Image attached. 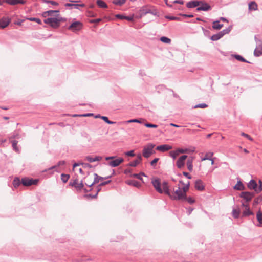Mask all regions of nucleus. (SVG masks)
Listing matches in <instances>:
<instances>
[{
	"label": "nucleus",
	"mask_w": 262,
	"mask_h": 262,
	"mask_svg": "<svg viewBox=\"0 0 262 262\" xmlns=\"http://www.w3.org/2000/svg\"><path fill=\"white\" fill-rule=\"evenodd\" d=\"M66 19L61 17L59 14H55L54 17L45 19L44 23L50 25L52 27L57 28L59 27L60 23L64 21Z\"/></svg>",
	"instance_id": "1"
},
{
	"label": "nucleus",
	"mask_w": 262,
	"mask_h": 262,
	"mask_svg": "<svg viewBox=\"0 0 262 262\" xmlns=\"http://www.w3.org/2000/svg\"><path fill=\"white\" fill-rule=\"evenodd\" d=\"M171 199L174 200H183L185 199L184 193L182 192L180 186H179L178 189L173 190V191H170L169 194L168 195Z\"/></svg>",
	"instance_id": "2"
},
{
	"label": "nucleus",
	"mask_w": 262,
	"mask_h": 262,
	"mask_svg": "<svg viewBox=\"0 0 262 262\" xmlns=\"http://www.w3.org/2000/svg\"><path fill=\"white\" fill-rule=\"evenodd\" d=\"M154 147L155 145L153 144H148L144 146L142 151L143 157L148 158L152 155L154 153L153 150Z\"/></svg>",
	"instance_id": "3"
},
{
	"label": "nucleus",
	"mask_w": 262,
	"mask_h": 262,
	"mask_svg": "<svg viewBox=\"0 0 262 262\" xmlns=\"http://www.w3.org/2000/svg\"><path fill=\"white\" fill-rule=\"evenodd\" d=\"M148 13L156 15V13H154L151 9L148 8L147 6L142 7L138 12L137 18L139 19L141 18L142 17L144 16Z\"/></svg>",
	"instance_id": "4"
},
{
	"label": "nucleus",
	"mask_w": 262,
	"mask_h": 262,
	"mask_svg": "<svg viewBox=\"0 0 262 262\" xmlns=\"http://www.w3.org/2000/svg\"><path fill=\"white\" fill-rule=\"evenodd\" d=\"M82 26V24L81 22L79 21H74L68 27V29L73 32H76L81 30Z\"/></svg>",
	"instance_id": "5"
},
{
	"label": "nucleus",
	"mask_w": 262,
	"mask_h": 262,
	"mask_svg": "<svg viewBox=\"0 0 262 262\" xmlns=\"http://www.w3.org/2000/svg\"><path fill=\"white\" fill-rule=\"evenodd\" d=\"M94 180L93 181V182L92 183H91V184L90 183H88V182H85V185L89 186V187H91L94 184L99 183V182L100 181L103 180H104V179H108V178H110L112 177L111 176H108L107 177H100V176H98L97 173H94Z\"/></svg>",
	"instance_id": "6"
},
{
	"label": "nucleus",
	"mask_w": 262,
	"mask_h": 262,
	"mask_svg": "<svg viewBox=\"0 0 262 262\" xmlns=\"http://www.w3.org/2000/svg\"><path fill=\"white\" fill-rule=\"evenodd\" d=\"M38 182V179H32L28 178H23L21 179V183L23 185L26 186H31L32 185H36Z\"/></svg>",
	"instance_id": "7"
},
{
	"label": "nucleus",
	"mask_w": 262,
	"mask_h": 262,
	"mask_svg": "<svg viewBox=\"0 0 262 262\" xmlns=\"http://www.w3.org/2000/svg\"><path fill=\"white\" fill-rule=\"evenodd\" d=\"M71 3H68L65 4L64 6L67 7H71V9H79V7H84L85 6V5L83 3L82 4H73L72 3H77L79 1H73V0H70L69 1Z\"/></svg>",
	"instance_id": "8"
},
{
	"label": "nucleus",
	"mask_w": 262,
	"mask_h": 262,
	"mask_svg": "<svg viewBox=\"0 0 262 262\" xmlns=\"http://www.w3.org/2000/svg\"><path fill=\"white\" fill-rule=\"evenodd\" d=\"M211 6L208 4L207 3L201 1V3H200V6L196 8V11H207L208 10H211Z\"/></svg>",
	"instance_id": "9"
},
{
	"label": "nucleus",
	"mask_w": 262,
	"mask_h": 262,
	"mask_svg": "<svg viewBox=\"0 0 262 262\" xmlns=\"http://www.w3.org/2000/svg\"><path fill=\"white\" fill-rule=\"evenodd\" d=\"M152 184L154 188L160 193H163V190L161 188V184L159 179H154L152 181Z\"/></svg>",
	"instance_id": "10"
},
{
	"label": "nucleus",
	"mask_w": 262,
	"mask_h": 262,
	"mask_svg": "<svg viewBox=\"0 0 262 262\" xmlns=\"http://www.w3.org/2000/svg\"><path fill=\"white\" fill-rule=\"evenodd\" d=\"M254 193L250 192H242L240 196L243 198L246 202H249L254 196Z\"/></svg>",
	"instance_id": "11"
},
{
	"label": "nucleus",
	"mask_w": 262,
	"mask_h": 262,
	"mask_svg": "<svg viewBox=\"0 0 262 262\" xmlns=\"http://www.w3.org/2000/svg\"><path fill=\"white\" fill-rule=\"evenodd\" d=\"M187 155L181 156L177 161L176 165L179 168H182L185 165V160L187 159Z\"/></svg>",
	"instance_id": "12"
},
{
	"label": "nucleus",
	"mask_w": 262,
	"mask_h": 262,
	"mask_svg": "<svg viewBox=\"0 0 262 262\" xmlns=\"http://www.w3.org/2000/svg\"><path fill=\"white\" fill-rule=\"evenodd\" d=\"M124 161V159L122 158H119L116 159H114L113 160L110 161L108 164L111 167H115L119 166L121 163H122Z\"/></svg>",
	"instance_id": "13"
},
{
	"label": "nucleus",
	"mask_w": 262,
	"mask_h": 262,
	"mask_svg": "<svg viewBox=\"0 0 262 262\" xmlns=\"http://www.w3.org/2000/svg\"><path fill=\"white\" fill-rule=\"evenodd\" d=\"M172 149V146L168 144H162L157 146L156 150L162 152L168 151Z\"/></svg>",
	"instance_id": "14"
},
{
	"label": "nucleus",
	"mask_w": 262,
	"mask_h": 262,
	"mask_svg": "<svg viewBox=\"0 0 262 262\" xmlns=\"http://www.w3.org/2000/svg\"><path fill=\"white\" fill-rule=\"evenodd\" d=\"M254 55L255 57H259L262 55V42L256 46L254 51Z\"/></svg>",
	"instance_id": "15"
},
{
	"label": "nucleus",
	"mask_w": 262,
	"mask_h": 262,
	"mask_svg": "<svg viewBox=\"0 0 262 262\" xmlns=\"http://www.w3.org/2000/svg\"><path fill=\"white\" fill-rule=\"evenodd\" d=\"M3 2L10 5H15L18 4H25L26 3V1L24 0H3Z\"/></svg>",
	"instance_id": "16"
},
{
	"label": "nucleus",
	"mask_w": 262,
	"mask_h": 262,
	"mask_svg": "<svg viewBox=\"0 0 262 262\" xmlns=\"http://www.w3.org/2000/svg\"><path fill=\"white\" fill-rule=\"evenodd\" d=\"M10 23V20L7 17H3L0 19V27L5 28L7 27Z\"/></svg>",
	"instance_id": "17"
},
{
	"label": "nucleus",
	"mask_w": 262,
	"mask_h": 262,
	"mask_svg": "<svg viewBox=\"0 0 262 262\" xmlns=\"http://www.w3.org/2000/svg\"><path fill=\"white\" fill-rule=\"evenodd\" d=\"M201 1H191L186 4V6L188 8H195L200 6Z\"/></svg>",
	"instance_id": "18"
},
{
	"label": "nucleus",
	"mask_w": 262,
	"mask_h": 262,
	"mask_svg": "<svg viewBox=\"0 0 262 262\" xmlns=\"http://www.w3.org/2000/svg\"><path fill=\"white\" fill-rule=\"evenodd\" d=\"M142 156L140 154H139L137 156V159L135 160L130 162L128 164V165L132 167H136L138 164H139L141 161H142Z\"/></svg>",
	"instance_id": "19"
},
{
	"label": "nucleus",
	"mask_w": 262,
	"mask_h": 262,
	"mask_svg": "<svg viewBox=\"0 0 262 262\" xmlns=\"http://www.w3.org/2000/svg\"><path fill=\"white\" fill-rule=\"evenodd\" d=\"M195 188L200 191L203 190L204 189V186L203 182L200 180H198L195 182Z\"/></svg>",
	"instance_id": "20"
},
{
	"label": "nucleus",
	"mask_w": 262,
	"mask_h": 262,
	"mask_svg": "<svg viewBox=\"0 0 262 262\" xmlns=\"http://www.w3.org/2000/svg\"><path fill=\"white\" fill-rule=\"evenodd\" d=\"M102 157L101 156H96L94 158L90 156H88L85 157V159L89 162L92 163L95 161H99L101 160Z\"/></svg>",
	"instance_id": "21"
},
{
	"label": "nucleus",
	"mask_w": 262,
	"mask_h": 262,
	"mask_svg": "<svg viewBox=\"0 0 262 262\" xmlns=\"http://www.w3.org/2000/svg\"><path fill=\"white\" fill-rule=\"evenodd\" d=\"M59 11L58 10H49L44 12L42 13V16L45 17L48 16H54L55 14H59Z\"/></svg>",
	"instance_id": "22"
},
{
	"label": "nucleus",
	"mask_w": 262,
	"mask_h": 262,
	"mask_svg": "<svg viewBox=\"0 0 262 262\" xmlns=\"http://www.w3.org/2000/svg\"><path fill=\"white\" fill-rule=\"evenodd\" d=\"M162 186L163 192H164L167 195L169 194L170 190L169 188L168 183L166 181H164L162 184Z\"/></svg>",
	"instance_id": "23"
},
{
	"label": "nucleus",
	"mask_w": 262,
	"mask_h": 262,
	"mask_svg": "<svg viewBox=\"0 0 262 262\" xmlns=\"http://www.w3.org/2000/svg\"><path fill=\"white\" fill-rule=\"evenodd\" d=\"M256 218L259 223L257 226L258 227H262V211L259 210L257 212Z\"/></svg>",
	"instance_id": "24"
},
{
	"label": "nucleus",
	"mask_w": 262,
	"mask_h": 262,
	"mask_svg": "<svg viewBox=\"0 0 262 262\" xmlns=\"http://www.w3.org/2000/svg\"><path fill=\"white\" fill-rule=\"evenodd\" d=\"M257 186V184L256 181L254 180H250V182L248 184V187L250 189H253L255 190V189L256 188Z\"/></svg>",
	"instance_id": "25"
},
{
	"label": "nucleus",
	"mask_w": 262,
	"mask_h": 262,
	"mask_svg": "<svg viewBox=\"0 0 262 262\" xmlns=\"http://www.w3.org/2000/svg\"><path fill=\"white\" fill-rule=\"evenodd\" d=\"M248 9L249 11H255L257 10V5L254 2L252 1L249 3Z\"/></svg>",
	"instance_id": "26"
},
{
	"label": "nucleus",
	"mask_w": 262,
	"mask_h": 262,
	"mask_svg": "<svg viewBox=\"0 0 262 262\" xmlns=\"http://www.w3.org/2000/svg\"><path fill=\"white\" fill-rule=\"evenodd\" d=\"M244 186L241 181H238L237 184L234 186V189L237 190H242L244 189Z\"/></svg>",
	"instance_id": "27"
},
{
	"label": "nucleus",
	"mask_w": 262,
	"mask_h": 262,
	"mask_svg": "<svg viewBox=\"0 0 262 262\" xmlns=\"http://www.w3.org/2000/svg\"><path fill=\"white\" fill-rule=\"evenodd\" d=\"M223 26V24H220L219 20L214 21L213 22L212 28L215 30H220Z\"/></svg>",
	"instance_id": "28"
},
{
	"label": "nucleus",
	"mask_w": 262,
	"mask_h": 262,
	"mask_svg": "<svg viewBox=\"0 0 262 262\" xmlns=\"http://www.w3.org/2000/svg\"><path fill=\"white\" fill-rule=\"evenodd\" d=\"M193 159L192 158H189L187 161V166L188 169L191 171L193 170Z\"/></svg>",
	"instance_id": "29"
},
{
	"label": "nucleus",
	"mask_w": 262,
	"mask_h": 262,
	"mask_svg": "<svg viewBox=\"0 0 262 262\" xmlns=\"http://www.w3.org/2000/svg\"><path fill=\"white\" fill-rule=\"evenodd\" d=\"M21 183V181L20 180V179L17 178L15 177L13 181V185L14 188H17Z\"/></svg>",
	"instance_id": "30"
},
{
	"label": "nucleus",
	"mask_w": 262,
	"mask_h": 262,
	"mask_svg": "<svg viewBox=\"0 0 262 262\" xmlns=\"http://www.w3.org/2000/svg\"><path fill=\"white\" fill-rule=\"evenodd\" d=\"M96 3L98 6L100 8H107V4L102 0H97Z\"/></svg>",
	"instance_id": "31"
},
{
	"label": "nucleus",
	"mask_w": 262,
	"mask_h": 262,
	"mask_svg": "<svg viewBox=\"0 0 262 262\" xmlns=\"http://www.w3.org/2000/svg\"><path fill=\"white\" fill-rule=\"evenodd\" d=\"M222 37H223V36H222V35L221 34V33L220 32H219L218 33H217L216 34L213 35L211 37V39L212 41H217L219 39H220V38H221Z\"/></svg>",
	"instance_id": "32"
},
{
	"label": "nucleus",
	"mask_w": 262,
	"mask_h": 262,
	"mask_svg": "<svg viewBox=\"0 0 262 262\" xmlns=\"http://www.w3.org/2000/svg\"><path fill=\"white\" fill-rule=\"evenodd\" d=\"M11 142L12 143V147H13V150H15L17 152H19V150L17 146L18 141L16 140H13V141H11Z\"/></svg>",
	"instance_id": "33"
},
{
	"label": "nucleus",
	"mask_w": 262,
	"mask_h": 262,
	"mask_svg": "<svg viewBox=\"0 0 262 262\" xmlns=\"http://www.w3.org/2000/svg\"><path fill=\"white\" fill-rule=\"evenodd\" d=\"M213 155V153L212 152H207L204 157L202 158V161H205L206 160H211V158Z\"/></svg>",
	"instance_id": "34"
},
{
	"label": "nucleus",
	"mask_w": 262,
	"mask_h": 262,
	"mask_svg": "<svg viewBox=\"0 0 262 262\" xmlns=\"http://www.w3.org/2000/svg\"><path fill=\"white\" fill-rule=\"evenodd\" d=\"M232 214L235 219H238L239 216L240 210L239 209H233Z\"/></svg>",
	"instance_id": "35"
},
{
	"label": "nucleus",
	"mask_w": 262,
	"mask_h": 262,
	"mask_svg": "<svg viewBox=\"0 0 262 262\" xmlns=\"http://www.w3.org/2000/svg\"><path fill=\"white\" fill-rule=\"evenodd\" d=\"M126 183L128 184V185H132V186H135V187H139V183L135 180H130V181H127L126 182Z\"/></svg>",
	"instance_id": "36"
},
{
	"label": "nucleus",
	"mask_w": 262,
	"mask_h": 262,
	"mask_svg": "<svg viewBox=\"0 0 262 262\" xmlns=\"http://www.w3.org/2000/svg\"><path fill=\"white\" fill-rule=\"evenodd\" d=\"M160 40L161 41L167 44H169L171 42V39L165 36L161 37L160 38Z\"/></svg>",
	"instance_id": "37"
},
{
	"label": "nucleus",
	"mask_w": 262,
	"mask_h": 262,
	"mask_svg": "<svg viewBox=\"0 0 262 262\" xmlns=\"http://www.w3.org/2000/svg\"><path fill=\"white\" fill-rule=\"evenodd\" d=\"M126 2V0H113V3L116 5L122 6Z\"/></svg>",
	"instance_id": "38"
},
{
	"label": "nucleus",
	"mask_w": 262,
	"mask_h": 262,
	"mask_svg": "<svg viewBox=\"0 0 262 262\" xmlns=\"http://www.w3.org/2000/svg\"><path fill=\"white\" fill-rule=\"evenodd\" d=\"M243 214L244 216H248L250 215H253V213L250 210L249 208H247L243 211Z\"/></svg>",
	"instance_id": "39"
},
{
	"label": "nucleus",
	"mask_w": 262,
	"mask_h": 262,
	"mask_svg": "<svg viewBox=\"0 0 262 262\" xmlns=\"http://www.w3.org/2000/svg\"><path fill=\"white\" fill-rule=\"evenodd\" d=\"M69 178L70 176L69 174L62 173L61 175V179L63 183H66L68 181Z\"/></svg>",
	"instance_id": "40"
},
{
	"label": "nucleus",
	"mask_w": 262,
	"mask_h": 262,
	"mask_svg": "<svg viewBox=\"0 0 262 262\" xmlns=\"http://www.w3.org/2000/svg\"><path fill=\"white\" fill-rule=\"evenodd\" d=\"M234 57L236 59L240 61L249 63L248 61H247L245 58H244L242 56H241L239 55H235Z\"/></svg>",
	"instance_id": "41"
},
{
	"label": "nucleus",
	"mask_w": 262,
	"mask_h": 262,
	"mask_svg": "<svg viewBox=\"0 0 262 262\" xmlns=\"http://www.w3.org/2000/svg\"><path fill=\"white\" fill-rule=\"evenodd\" d=\"M189 188V182L188 183L187 185L184 186L182 188V192L184 193V196L186 198V192L188 190Z\"/></svg>",
	"instance_id": "42"
},
{
	"label": "nucleus",
	"mask_w": 262,
	"mask_h": 262,
	"mask_svg": "<svg viewBox=\"0 0 262 262\" xmlns=\"http://www.w3.org/2000/svg\"><path fill=\"white\" fill-rule=\"evenodd\" d=\"M101 118L108 124H113L115 123V122L109 120L108 117L106 116H102L101 117Z\"/></svg>",
	"instance_id": "43"
},
{
	"label": "nucleus",
	"mask_w": 262,
	"mask_h": 262,
	"mask_svg": "<svg viewBox=\"0 0 262 262\" xmlns=\"http://www.w3.org/2000/svg\"><path fill=\"white\" fill-rule=\"evenodd\" d=\"M84 187V184L82 181L80 182V183H77V184L76 186L75 187V188L78 190H81L83 189Z\"/></svg>",
	"instance_id": "44"
},
{
	"label": "nucleus",
	"mask_w": 262,
	"mask_h": 262,
	"mask_svg": "<svg viewBox=\"0 0 262 262\" xmlns=\"http://www.w3.org/2000/svg\"><path fill=\"white\" fill-rule=\"evenodd\" d=\"M262 201V197L261 196H258L256 198H255L253 201V205L256 206L258 204H259L260 202Z\"/></svg>",
	"instance_id": "45"
},
{
	"label": "nucleus",
	"mask_w": 262,
	"mask_h": 262,
	"mask_svg": "<svg viewBox=\"0 0 262 262\" xmlns=\"http://www.w3.org/2000/svg\"><path fill=\"white\" fill-rule=\"evenodd\" d=\"M28 20L32 21H35L38 23V24H41V21L40 19L36 17H30L28 18Z\"/></svg>",
	"instance_id": "46"
},
{
	"label": "nucleus",
	"mask_w": 262,
	"mask_h": 262,
	"mask_svg": "<svg viewBox=\"0 0 262 262\" xmlns=\"http://www.w3.org/2000/svg\"><path fill=\"white\" fill-rule=\"evenodd\" d=\"M207 107V105L205 103H201L197 105H195V106H193V108H204Z\"/></svg>",
	"instance_id": "47"
},
{
	"label": "nucleus",
	"mask_w": 262,
	"mask_h": 262,
	"mask_svg": "<svg viewBox=\"0 0 262 262\" xmlns=\"http://www.w3.org/2000/svg\"><path fill=\"white\" fill-rule=\"evenodd\" d=\"M170 156L173 158V159H175L177 156L179 155L178 153L176 150L171 151L169 153Z\"/></svg>",
	"instance_id": "48"
},
{
	"label": "nucleus",
	"mask_w": 262,
	"mask_h": 262,
	"mask_svg": "<svg viewBox=\"0 0 262 262\" xmlns=\"http://www.w3.org/2000/svg\"><path fill=\"white\" fill-rule=\"evenodd\" d=\"M230 31H231V28L229 27L228 28H226V29H224L223 30L220 31V33L223 36L224 35H225L226 34H228L230 32Z\"/></svg>",
	"instance_id": "49"
},
{
	"label": "nucleus",
	"mask_w": 262,
	"mask_h": 262,
	"mask_svg": "<svg viewBox=\"0 0 262 262\" xmlns=\"http://www.w3.org/2000/svg\"><path fill=\"white\" fill-rule=\"evenodd\" d=\"M145 126L148 128H157L158 125L156 124L150 123H145L144 124Z\"/></svg>",
	"instance_id": "50"
},
{
	"label": "nucleus",
	"mask_w": 262,
	"mask_h": 262,
	"mask_svg": "<svg viewBox=\"0 0 262 262\" xmlns=\"http://www.w3.org/2000/svg\"><path fill=\"white\" fill-rule=\"evenodd\" d=\"M126 123H132V122H135V123H142V120L141 119H131V120H129L127 121H126Z\"/></svg>",
	"instance_id": "51"
},
{
	"label": "nucleus",
	"mask_w": 262,
	"mask_h": 262,
	"mask_svg": "<svg viewBox=\"0 0 262 262\" xmlns=\"http://www.w3.org/2000/svg\"><path fill=\"white\" fill-rule=\"evenodd\" d=\"M101 187H99V185L97 186V192L95 194V195H92V194H89V196H90V197H91L92 198H96L99 193V192L101 190Z\"/></svg>",
	"instance_id": "52"
},
{
	"label": "nucleus",
	"mask_w": 262,
	"mask_h": 262,
	"mask_svg": "<svg viewBox=\"0 0 262 262\" xmlns=\"http://www.w3.org/2000/svg\"><path fill=\"white\" fill-rule=\"evenodd\" d=\"M183 200L187 201L189 203L192 204L194 203L195 200L191 197L187 198L184 199Z\"/></svg>",
	"instance_id": "53"
},
{
	"label": "nucleus",
	"mask_w": 262,
	"mask_h": 262,
	"mask_svg": "<svg viewBox=\"0 0 262 262\" xmlns=\"http://www.w3.org/2000/svg\"><path fill=\"white\" fill-rule=\"evenodd\" d=\"M166 18L171 20H180V18L175 16H166Z\"/></svg>",
	"instance_id": "54"
},
{
	"label": "nucleus",
	"mask_w": 262,
	"mask_h": 262,
	"mask_svg": "<svg viewBox=\"0 0 262 262\" xmlns=\"http://www.w3.org/2000/svg\"><path fill=\"white\" fill-rule=\"evenodd\" d=\"M42 2L45 3H50L53 5H56V6L58 5V3H57L55 1H53L43 0Z\"/></svg>",
	"instance_id": "55"
},
{
	"label": "nucleus",
	"mask_w": 262,
	"mask_h": 262,
	"mask_svg": "<svg viewBox=\"0 0 262 262\" xmlns=\"http://www.w3.org/2000/svg\"><path fill=\"white\" fill-rule=\"evenodd\" d=\"M159 159L158 158H155L154 160H152L150 162V165L151 166H155L157 163V162L159 161Z\"/></svg>",
	"instance_id": "56"
},
{
	"label": "nucleus",
	"mask_w": 262,
	"mask_h": 262,
	"mask_svg": "<svg viewBox=\"0 0 262 262\" xmlns=\"http://www.w3.org/2000/svg\"><path fill=\"white\" fill-rule=\"evenodd\" d=\"M13 138H16V139L19 138V134H18L17 132L13 133V135L10 137V139H12Z\"/></svg>",
	"instance_id": "57"
},
{
	"label": "nucleus",
	"mask_w": 262,
	"mask_h": 262,
	"mask_svg": "<svg viewBox=\"0 0 262 262\" xmlns=\"http://www.w3.org/2000/svg\"><path fill=\"white\" fill-rule=\"evenodd\" d=\"M177 152L179 155L180 154H183L187 152V149H182V148H178L176 150Z\"/></svg>",
	"instance_id": "58"
},
{
	"label": "nucleus",
	"mask_w": 262,
	"mask_h": 262,
	"mask_svg": "<svg viewBox=\"0 0 262 262\" xmlns=\"http://www.w3.org/2000/svg\"><path fill=\"white\" fill-rule=\"evenodd\" d=\"M78 180L77 179H75L74 180H73L72 182L71 181L69 183L70 185L72 186H74V187H76L77 184V183H78Z\"/></svg>",
	"instance_id": "59"
},
{
	"label": "nucleus",
	"mask_w": 262,
	"mask_h": 262,
	"mask_svg": "<svg viewBox=\"0 0 262 262\" xmlns=\"http://www.w3.org/2000/svg\"><path fill=\"white\" fill-rule=\"evenodd\" d=\"M241 135L247 138L248 140H250V141H253V139L252 138H251L249 135L244 133V132H242L241 133Z\"/></svg>",
	"instance_id": "60"
},
{
	"label": "nucleus",
	"mask_w": 262,
	"mask_h": 262,
	"mask_svg": "<svg viewBox=\"0 0 262 262\" xmlns=\"http://www.w3.org/2000/svg\"><path fill=\"white\" fill-rule=\"evenodd\" d=\"M80 164L83 166V167L84 168H92V165H90V164L89 163H80Z\"/></svg>",
	"instance_id": "61"
},
{
	"label": "nucleus",
	"mask_w": 262,
	"mask_h": 262,
	"mask_svg": "<svg viewBox=\"0 0 262 262\" xmlns=\"http://www.w3.org/2000/svg\"><path fill=\"white\" fill-rule=\"evenodd\" d=\"M125 154L126 156H130V157H133L135 156L134 150H130V151H127L125 153Z\"/></svg>",
	"instance_id": "62"
},
{
	"label": "nucleus",
	"mask_w": 262,
	"mask_h": 262,
	"mask_svg": "<svg viewBox=\"0 0 262 262\" xmlns=\"http://www.w3.org/2000/svg\"><path fill=\"white\" fill-rule=\"evenodd\" d=\"M84 179L85 180V181L84 182L85 184V182H88V183H90V184L93 182H92V179H93L92 177H86Z\"/></svg>",
	"instance_id": "63"
},
{
	"label": "nucleus",
	"mask_w": 262,
	"mask_h": 262,
	"mask_svg": "<svg viewBox=\"0 0 262 262\" xmlns=\"http://www.w3.org/2000/svg\"><path fill=\"white\" fill-rule=\"evenodd\" d=\"M261 191H262V186H257L255 190V192L256 193H258L260 192Z\"/></svg>",
	"instance_id": "64"
}]
</instances>
